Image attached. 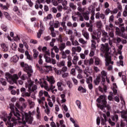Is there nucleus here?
<instances>
[{"label": "nucleus", "instance_id": "f257e3e1", "mask_svg": "<svg viewBox=\"0 0 127 127\" xmlns=\"http://www.w3.org/2000/svg\"><path fill=\"white\" fill-rule=\"evenodd\" d=\"M11 112L10 113L9 116H7V114H5V116L2 118V120L5 122L6 125L7 127H13L14 125H19L20 122V114L18 113V110L17 108H15L16 112H14V107L11 106L10 107Z\"/></svg>", "mask_w": 127, "mask_h": 127}, {"label": "nucleus", "instance_id": "f03ea898", "mask_svg": "<svg viewBox=\"0 0 127 127\" xmlns=\"http://www.w3.org/2000/svg\"><path fill=\"white\" fill-rule=\"evenodd\" d=\"M100 50V56L103 57V58L105 57V60L106 61V66H109V64H114V62H112L111 60V57L110 56V53H109L110 50V48H109V44L107 43L105 45L102 44L101 45Z\"/></svg>", "mask_w": 127, "mask_h": 127}, {"label": "nucleus", "instance_id": "7ed1b4c3", "mask_svg": "<svg viewBox=\"0 0 127 127\" xmlns=\"http://www.w3.org/2000/svg\"><path fill=\"white\" fill-rule=\"evenodd\" d=\"M44 95L45 97H46L47 101L48 102V105L50 107V108L53 107V104H55V102H56V96L53 95L50 96L49 94H48V92L44 91Z\"/></svg>", "mask_w": 127, "mask_h": 127}, {"label": "nucleus", "instance_id": "20e7f679", "mask_svg": "<svg viewBox=\"0 0 127 127\" xmlns=\"http://www.w3.org/2000/svg\"><path fill=\"white\" fill-rule=\"evenodd\" d=\"M22 124L25 125L26 123L28 124H32L33 122V117L31 116V112H29L28 113H24L22 114Z\"/></svg>", "mask_w": 127, "mask_h": 127}, {"label": "nucleus", "instance_id": "39448f33", "mask_svg": "<svg viewBox=\"0 0 127 127\" xmlns=\"http://www.w3.org/2000/svg\"><path fill=\"white\" fill-rule=\"evenodd\" d=\"M5 78L10 85H12L14 83H16V81L19 79L17 74H15L11 75V74L7 72L5 73Z\"/></svg>", "mask_w": 127, "mask_h": 127}, {"label": "nucleus", "instance_id": "423d86ee", "mask_svg": "<svg viewBox=\"0 0 127 127\" xmlns=\"http://www.w3.org/2000/svg\"><path fill=\"white\" fill-rule=\"evenodd\" d=\"M20 65L21 67H23L24 68V70L25 72H26L28 74V76L31 77V73L33 72V70H32V67L31 66H28V65L26 64H24V63L22 62L20 64Z\"/></svg>", "mask_w": 127, "mask_h": 127}, {"label": "nucleus", "instance_id": "0eeeda50", "mask_svg": "<svg viewBox=\"0 0 127 127\" xmlns=\"http://www.w3.org/2000/svg\"><path fill=\"white\" fill-rule=\"evenodd\" d=\"M107 96L105 95H101L97 99V101L99 104H101V105H104L106 106L107 105Z\"/></svg>", "mask_w": 127, "mask_h": 127}, {"label": "nucleus", "instance_id": "6e6552de", "mask_svg": "<svg viewBox=\"0 0 127 127\" xmlns=\"http://www.w3.org/2000/svg\"><path fill=\"white\" fill-rule=\"evenodd\" d=\"M28 92H33L37 89V86L36 85H33V81H31V80L28 81Z\"/></svg>", "mask_w": 127, "mask_h": 127}, {"label": "nucleus", "instance_id": "1a4fd4ad", "mask_svg": "<svg viewBox=\"0 0 127 127\" xmlns=\"http://www.w3.org/2000/svg\"><path fill=\"white\" fill-rule=\"evenodd\" d=\"M115 114H121V118L124 119L127 121V110H124L123 111H120L117 110L115 112Z\"/></svg>", "mask_w": 127, "mask_h": 127}, {"label": "nucleus", "instance_id": "9d476101", "mask_svg": "<svg viewBox=\"0 0 127 127\" xmlns=\"http://www.w3.org/2000/svg\"><path fill=\"white\" fill-rule=\"evenodd\" d=\"M39 84H40L42 88H45V90L47 91H49V87H48V84H47V82L44 81L43 84H42V79H40L39 81L38 82Z\"/></svg>", "mask_w": 127, "mask_h": 127}, {"label": "nucleus", "instance_id": "9b49d317", "mask_svg": "<svg viewBox=\"0 0 127 127\" xmlns=\"http://www.w3.org/2000/svg\"><path fill=\"white\" fill-rule=\"evenodd\" d=\"M71 51L70 50H66L65 51L62 52V59H66L67 58V55H70Z\"/></svg>", "mask_w": 127, "mask_h": 127}, {"label": "nucleus", "instance_id": "f8f14e48", "mask_svg": "<svg viewBox=\"0 0 127 127\" xmlns=\"http://www.w3.org/2000/svg\"><path fill=\"white\" fill-rule=\"evenodd\" d=\"M101 79L103 85L105 84L106 82V78H107V72L105 70H102L101 72Z\"/></svg>", "mask_w": 127, "mask_h": 127}, {"label": "nucleus", "instance_id": "ddd939ff", "mask_svg": "<svg viewBox=\"0 0 127 127\" xmlns=\"http://www.w3.org/2000/svg\"><path fill=\"white\" fill-rule=\"evenodd\" d=\"M47 80L50 84L55 83V79H54V77H53V76H47Z\"/></svg>", "mask_w": 127, "mask_h": 127}, {"label": "nucleus", "instance_id": "4468645a", "mask_svg": "<svg viewBox=\"0 0 127 127\" xmlns=\"http://www.w3.org/2000/svg\"><path fill=\"white\" fill-rule=\"evenodd\" d=\"M72 57H73L72 60V63L74 65H77V62L79 61V57L77 56V54L75 55H71Z\"/></svg>", "mask_w": 127, "mask_h": 127}, {"label": "nucleus", "instance_id": "2eb2a0df", "mask_svg": "<svg viewBox=\"0 0 127 127\" xmlns=\"http://www.w3.org/2000/svg\"><path fill=\"white\" fill-rule=\"evenodd\" d=\"M114 27V25L112 23H110L109 25H106L105 26V29L106 31H108V32H110V31H113V28Z\"/></svg>", "mask_w": 127, "mask_h": 127}, {"label": "nucleus", "instance_id": "dca6fc26", "mask_svg": "<svg viewBox=\"0 0 127 127\" xmlns=\"http://www.w3.org/2000/svg\"><path fill=\"white\" fill-rule=\"evenodd\" d=\"M57 86L58 87V89L59 91H63V87L62 86H63V81H61L57 82Z\"/></svg>", "mask_w": 127, "mask_h": 127}, {"label": "nucleus", "instance_id": "f3484780", "mask_svg": "<svg viewBox=\"0 0 127 127\" xmlns=\"http://www.w3.org/2000/svg\"><path fill=\"white\" fill-rule=\"evenodd\" d=\"M41 29L39 31V32L37 34V36L38 38H40L41 37V34H42V33L43 32V31L44 30V27H43V25L42 24H41Z\"/></svg>", "mask_w": 127, "mask_h": 127}, {"label": "nucleus", "instance_id": "a211bd4d", "mask_svg": "<svg viewBox=\"0 0 127 127\" xmlns=\"http://www.w3.org/2000/svg\"><path fill=\"white\" fill-rule=\"evenodd\" d=\"M82 34L83 36L86 39V40H89V33L88 32L85 31V30H82Z\"/></svg>", "mask_w": 127, "mask_h": 127}, {"label": "nucleus", "instance_id": "6ab92c4d", "mask_svg": "<svg viewBox=\"0 0 127 127\" xmlns=\"http://www.w3.org/2000/svg\"><path fill=\"white\" fill-rule=\"evenodd\" d=\"M101 82V75L99 74L97 76L96 78L94 79V83L95 85H99Z\"/></svg>", "mask_w": 127, "mask_h": 127}, {"label": "nucleus", "instance_id": "aec40b11", "mask_svg": "<svg viewBox=\"0 0 127 127\" xmlns=\"http://www.w3.org/2000/svg\"><path fill=\"white\" fill-rule=\"evenodd\" d=\"M0 46L2 48V51H4V52H6L8 51V47L6 46V45H5V44L4 43L1 44Z\"/></svg>", "mask_w": 127, "mask_h": 127}, {"label": "nucleus", "instance_id": "412c9836", "mask_svg": "<svg viewBox=\"0 0 127 127\" xmlns=\"http://www.w3.org/2000/svg\"><path fill=\"white\" fill-rule=\"evenodd\" d=\"M36 112V118L38 120H40V118H41V114H40V110L39 109V107H37Z\"/></svg>", "mask_w": 127, "mask_h": 127}, {"label": "nucleus", "instance_id": "4be33fe9", "mask_svg": "<svg viewBox=\"0 0 127 127\" xmlns=\"http://www.w3.org/2000/svg\"><path fill=\"white\" fill-rule=\"evenodd\" d=\"M112 89L114 93V95H117L118 93V86H117V84L113 83V86L112 87Z\"/></svg>", "mask_w": 127, "mask_h": 127}, {"label": "nucleus", "instance_id": "5701e85b", "mask_svg": "<svg viewBox=\"0 0 127 127\" xmlns=\"http://www.w3.org/2000/svg\"><path fill=\"white\" fill-rule=\"evenodd\" d=\"M59 47L60 51H63L66 48V44L65 43H62L59 46Z\"/></svg>", "mask_w": 127, "mask_h": 127}, {"label": "nucleus", "instance_id": "b1692460", "mask_svg": "<svg viewBox=\"0 0 127 127\" xmlns=\"http://www.w3.org/2000/svg\"><path fill=\"white\" fill-rule=\"evenodd\" d=\"M75 14L76 15H78V16L79 18V20L81 21H84V17L83 16V15H82V13H80V12L77 11L75 13Z\"/></svg>", "mask_w": 127, "mask_h": 127}, {"label": "nucleus", "instance_id": "393cba45", "mask_svg": "<svg viewBox=\"0 0 127 127\" xmlns=\"http://www.w3.org/2000/svg\"><path fill=\"white\" fill-rule=\"evenodd\" d=\"M126 28H125V27H122L120 29V36L121 37H123V35L126 34V33H125V31H126Z\"/></svg>", "mask_w": 127, "mask_h": 127}, {"label": "nucleus", "instance_id": "a878e982", "mask_svg": "<svg viewBox=\"0 0 127 127\" xmlns=\"http://www.w3.org/2000/svg\"><path fill=\"white\" fill-rule=\"evenodd\" d=\"M28 103L30 106V109L32 108H34V106H35V103L34 102L29 99L28 100Z\"/></svg>", "mask_w": 127, "mask_h": 127}, {"label": "nucleus", "instance_id": "bb28decb", "mask_svg": "<svg viewBox=\"0 0 127 127\" xmlns=\"http://www.w3.org/2000/svg\"><path fill=\"white\" fill-rule=\"evenodd\" d=\"M44 101H45V97H40V99H38V102L39 104L43 105V104H44Z\"/></svg>", "mask_w": 127, "mask_h": 127}, {"label": "nucleus", "instance_id": "cd10ccee", "mask_svg": "<svg viewBox=\"0 0 127 127\" xmlns=\"http://www.w3.org/2000/svg\"><path fill=\"white\" fill-rule=\"evenodd\" d=\"M83 16L85 20H89V12H83Z\"/></svg>", "mask_w": 127, "mask_h": 127}, {"label": "nucleus", "instance_id": "c85d7f7f", "mask_svg": "<svg viewBox=\"0 0 127 127\" xmlns=\"http://www.w3.org/2000/svg\"><path fill=\"white\" fill-rule=\"evenodd\" d=\"M18 59H19V58L17 56H14L12 58L11 60L13 62H14L15 63H16L17 61H18Z\"/></svg>", "mask_w": 127, "mask_h": 127}, {"label": "nucleus", "instance_id": "c756f323", "mask_svg": "<svg viewBox=\"0 0 127 127\" xmlns=\"http://www.w3.org/2000/svg\"><path fill=\"white\" fill-rule=\"evenodd\" d=\"M10 47L12 50H13L14 51H16V49H17V45H16V44L15 43H13L11 44Z\"/></svg>", "mask_w": 127, "mask_h": 127}, {"label": "nucleus", "instance_id": "7c9ffc66", "mask_svg": "<svg viewBox=\"0 0 127 127\" xmlns=\"http://www.w3.org/2000/svg\"><path fill=\"white\" fill-rule=\"evenodd\" d=\"M111 119L113 122H118V121H119V116L115 115L111 117Z\"/></svg>", "mask_w": 127, "mask_h": 127}, {"label": "nucleus", "instance_id": "2f4dec72", "mask_svg": "<svg viewBox=\"0 0 127 127\" xmlns=\"http://www.w3.org/2000/svg\"><path fill=\"white\" fill-rule=\"evenodd\" d=\"M45 107H46V110H45V113H46L47 115H49V114L50 113V109H49V107L47 105V102H45Z\"/></svg>", "mask_w": 127, "mask_h": 127}, {"label": "nucleus", "instance_id": "473e14b6", "mask_svg": "<svg viewBox=\"0 0 127 127\" xmlns=\"http://www.w3.org/2000/svg\"><path fill=\"white\" fill-rule=\"evenodd\" d=\"M100 18H101V19H102L103 21H104V23L106 24V22L107 21V18H106V15L103 13H101V15H100Z\"/></svg>", "mask_w": 127, "mask_h": 127}, {"label": "nucleus", "instance_id": "72a5a7b5", "mask_svg": "<svg viewBox=\"0 0 127 127\" xmlns=\"http://www.w3.org/2000/svg\"><path fill=\"white\" fill-rule=\"evenodd\" d=\"M78 42L81 44H87L88 43V42H87V41H85L84 39L82 38H80L78 39Z\"/></svg>", "mask_w": 127, "mask_h": 127}, {"label": "nucleus", "instance_id": "f704fd0d", "mask_svg": "<svg viewBox=\"0 0 127 127\" xmlns=\"http://www.w3.org/2000/svg\"><path fill=\"white\" fill-rule=\"evenodd\" d=\"M86 83L87 84H90L91 83V82H92V79H93V77H92V76H89L88 78V76H86Z\"/></svg>", "mask_w": 127, "mask_h": 127}, {"label": "nucleus", "instance_id": "c9c22d12", "mask_svg": "<svg viewBox=\"0 0 127 127\" xmlns=\"http://www.w3.org/2000/svg\"><path fill=\"white\" fill-rule=\"evenodd\" d=\"M101 60L99 58H95V64L96 65H98L101 64Z\"/></svg>", "mask_w": 127, "mask_h": 127}, {"label": "nucleus", "instance_id": "e433bc0d", "mask_svg": "<svg viewBox=\"0 0 127 127\" xmlns=\"http://www.w3.org/2000/svg\"><path fill=\"white\" fill-rule=\"evenodd\" d=\"M115 33L116 35H119V36H121V29H120V28L118 27L116 28Z\"/></svg>", "mask_w": 127, "mask_h": 127}, {"label": "nucleus", "instance_id": "4c0bfd02", "mask_svg": "<svg viewBox=\"0 0 127 127\" xmlns=\"http://www.w3.org/2000/svg\"><path fill=\"white\" fill-rule=\"evenodd\" d=\"M57 64L58 67H62L63 66H65V62L64 61H62L60 63H58Z\"/></svg>", "mask_w": 127, "mask_h": 127}, {"label": "nucleus", "instance_id": "58836bf2", "mask_svg": "<svg viewBox=\"0 0 127 127\" xmlns=\"http://www.w3.org/2000/svg\"><path fill=\"white\" fill-rule=\"evenodd\" d=\"M4 16L8 19V20H11V17L9 14L7 13V12H4Z\"/></svg>", "mask_w": 127, "mask_h": 127}, {"label": "nucleus", "instance_id": "ea45409f", "mask_svg": "<svg viewBox=\"0 0 127 127\" xmlns=\"http://www.w3.org/2000/svg\"><path fill=\"white\" fill-rule=\"evenodd\" d=\"M74 68L78 71V73H83V70L80 68V66L78 65H75Z\"/></svg>", "mask_w": 127, "mask_h": 127}, {"label": "nucleus", "instance_id": "a19ab883", "mask_svg": "<svg viewBox=\"0 0 127 127\" xmlns=\"http://www.w3.org/2000/svg\"><path fill=\"white\" fill-rule=\"evenodd\" d=\"M71 55H76V54H77V53H76V52H77V48L75 47H72L71 48Z\"/></svg>", "mask_w": 127, "mask_h": 127}, {"label": "nucleus", "instance_id": "79ce46f5", "mask_svg": "<svg viewBox=\"0 0 127 127\" xmlns=\"http://www.w3.org/2000/svg\"><path fill=\"white\" fill-rule=\"evenodd\" d=\"M59 26H60V22H59V21H55L54 23V27H55V28H58Z\"/></svg>", "mask_w": 127, "mask_h": 127}, {"label": "nucleus", "instance_id": "37998d69", "mask_svg": "<svg viewBox=\"0 0 127 127\" xmlns=\"http://www.w3.org/2000/svg\"><path fill=\"white\" fill-rule=\"evenodd\" d=\"M97 27L98 28H101L103 26V23H102V21H98L96 22Z\"/></svg>", "mask_w": 127, "mask_h": 127}, {"label": "nucleus", "instance_id": "c03bdc74", "mask_svg": "<svg viewBox=\"0 0 127 127\" xmlns=\"http://www.w3.org/2000/svg\"><path fill=\"white\" fill-rule=\"evenodd\" d=\"M33 57L34 58H36L37 57H38V51L36 50V49H33Z\"/></svg>", "mask_w": 127, "mask_h": 127}, {"label": "nucleus", "instance_id": "a18cd8bd", "mask_svg": "<svg viewBox=\"0 0 127 127\" xmlns=\"http://www.w3.org/2000/svg\"><path fill=\"white\" fill-rule=\"evenodd\" d=\"M59 48H58V47L56 46H54V47L51 49V50H52V51H53L54 50L55 51V52H56V53H59Z\"/></svg>", "mask_w": 127, "mask_h": 127}, {"label": "nucleus", "instance_id": "49530a36", "mask_svg": "<svg viewBox=\"0 0 127 127\" xmlns=\"http://www.w3.org/2000/svg\"><path fill=\"white\" fill-rule=\"evenodd\" d=\"M51 1V3H53V4L55 6H57V5H58V4L59 3V2H58V0H50Z\"/></svg>", "mask_w": 127, "mask_h": 127}, {"label": "nucleus", "instance_id": "de8ad7c7", "mask_svg": "<svg viewBox=\"0 0 127 127\" xmlns=\"http://www.w3.org/2000/svg\"><path fill=\"white\" fill-rule=\"evenodd\" d=\"M0 82L1 83V84H2V85H3V86H6V82L5 81V79L1 78H0Z\"/></svg>", "mask_w": 127, "mask_h": 127}, {"label": "nucleus", "instance_id": "09e8293b", "mask_svg": "<svg viewBox=\"0 0 127 127\" xmlns=\"http://www.w3.org/2000/svg\"><path fill=\"white\" fill-rule=\"evenodd\" d=\"M69 7L72 8V9H77V6L73 3H69Z\"/></svg>", "mask_w": 127, "mask_h": 127}, {"label": "nucleus", "instance_id": "8fccbe9b", "mask_svg": "<svg viewBox=\"0 0 127 127\" xmlns=\"http://www.w3.org/2000/svg\"><path fill=\"white\" fill-rule=\"evenodd\" d=\"M66 34H68V35H72L73 31L71 29H67V30L65 32Z\"/></svg>", "mask_w": 127, "mask_h": 127}, {"label": "nucleus", "instance_id": "3c124183", "mask_svg": "<svg viewBox=\"0 0 127 127\" xmlns=\"http://www.w3.org/2000/svg\"><path fill=\"white\" fill-rule=\"evenodd\" d=\"M108 32L110 37H111V38H114V37H115V33H114V31H111Z\"/></svg>", "mask_w": 127, "mask_h": 127}, {"label": "nucleus", "instance_id": "603ef678", "mask_svg": "<svg viewBox=\"0 0 127 127\" xmlns=\"http://www.w3.org/2000/svg\"><path fill=\"white\" fill-rule=\"evenodd\" d=\"M62 78H67V77H69V73L68 72H64L62 74Z\"/></svg>", "mask_w": 127, "mask_h": 127}, {"label": "nucleus", "instance_id": "864d4df0", "mask_svg": "<svg viewBox=\"0 0 127 127\" xmlns=\"http://www.w3.org/2000/svg\"><path fill=\"white\" fill-rule=\"evenodd\" d=\"M55 72L56 73L57 75H61V73H62V70L55 68Z\"/></svg>", "mask_w": 127, "mask_h": 127}, {"label": "nucleus", "instance_id": "5fc2aeb1", "mask_svg": "<svg viewBox=\"0 0 127 127\" xmlns=\"http://www.w3.org/2000/svg\"><path fill=\"white\" fill-rule=\"evenodd\" d=\"M45 59L47 63H50V62H51L52 59L50 58V57L45 56Z\"/></svg>", "mask_w": 127, "mask_h": 127}, {"label": "nucleus", "instance_id": "6e6d98bb", "mask_svg": "<svg viewBox=\"0 0 127 127\" xmlns=\"http://www.w3.org/2000/svg\"><path fill=\"white\" fill-rule=\"evenodd\" d=\"M95 51H96V50H91L90 53L89 54V56L90 57H93V56L95 55Z\"/></svg>", "mask_w": 127, "mask_h": 127}, {"label": "nucleus", "instance_id": "4d7b16f0", "mask_svg": "<svg viewBox=\"0 0 127 127\" xmlns=\"http://www.w3.org/2000/svg\"><path fill=\"white\" fill-rule=\"evenodd\" d=\"M26 1L28 3L29 6L31 7L33 6V2L31 1V0H26Z\"/></svg>", "mask_w": 127, "mask_h": 127}, {"label": "nucleus", "instance_id": "13d9d810", "mask_svg": "<svg viewBox=\"0 0 127 127\" xmlns=\"http://www.w3.org/2000/svg\"><path fill=\"white\" fill-rule=\"evenodd\" d=\"M102 35H103V37H106L109 38V36L108 35V33L105 31H102Z\"/></svg>", "mask_w": 127, "mask_h": 127}, {"label": "nucleus", "instance_id": "bf43d9fd", "mask_svg": "<svg viewBox=\"0 0 127 127\" xmlns=\"http://www.w3.org/2000/svg\"><path fill=\"white\" fill-rule=\"evenodd\" d=\"M113 97H114V94L113 93H110V95L108 96V99L109 101H112L113 100Z\"/></svg>", "mask_w": 127, "mask_h": 127}, {"label": "nucleus", "instance_id": "052dcab7", "mask_svg": "<svg viewBox=\"0 0 127 127\" xmlns=\"http://www.w3.org/2000/svg\"><path fill=\"white\" fill-rule=\"evenodd\" d=\"M76 104L78 108L81 110V101H80L79 100H76Z\"/></svg>", "mask_w": 127, "mask_h": 127}, {"label": "nucleus", "instance_id": "680f3d73", "mask_svg": "<svg viewBox=\"0 0 127 127\" xmlns=\"http://www.w3.org/2000/svg\"><path fill=\"white\" fill-rule=\"evenodd\" d=\"M101 13H100V12H98L97 13H96L95 14V18H96V19H99L100 18V17H101Z\"/></svg>", "mask_w": 127, "mask_h": 127}, {"label": "nucleus", "instance_id": "e2e57ef3", "mask_svg": "<svg viewBox=\"0 0 127 127\" xmlns=\"http://www.w3.org/2000/svg\"><path fill=\"white\" fill-rule=\"evenodd\" d=\"M114 18H115V16L114 15H112L109 17V22H113L114 21Z\"/></svg>", "mask_w": 127, "mask_h": 127}, {"label": "nucleus", "instance_id": "0e129e2a", "mask_svg": "<svg viewBox=\"0 0 127 127\" xmlns=\"http://www.w3.org/2000/svg\"><path fill=\"white\" fill-rule=\"evenodd\" d=\"M67 70L68 67H67V66H64L62 68V72H63L64 73H65V72H67Z\"/></svg>", "mask_w": 127, "mask_h": 127}, {"label": "nucleus", "instance_id": "69168bd1", "mask_svg": "<svg viewBox=\"0 0 127 127\" xmlns=\"http://www.w3.org/2000/svg\"><path fill=\"white\" fill-rule=\"evenodd\" d=\"M72 45H74V46H77L78 45H79V42H78L76 40L75 41H73L72 42H71Z\"/></svg>", "mask_w": 127, "mask_h": 127}, {"label": "nucleus", "instance_id": "338daca9", "mask_svg": "<svg viewBox=\"0 0 127 127\" xmlns=\"http://www.w3.org/2000/svg\"><path fill=\"white\" fill-rule=\"evenodd\" d=\"M20 78L21 80H23V81H24L25 80H26V79H27V77L25 74H22Z\"/></svg>", "mask_w": 127, "mask_h": 127}, {"label": "nucleus", "instance_id": "774afa93", "mask_svg": "<svg viewBox=\"0 0 127 127\" xmlns=\"http://www.w3.org/2000/svg\"><path fill=\"white\" fill-rule=\"evenodd\" d=\"M64 121L63 120L60 121V124L61 127H66L65 125H64Z\"/></svg>", "mask_w": 127, "mask_h": 127}]
</instances>
